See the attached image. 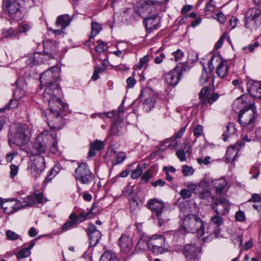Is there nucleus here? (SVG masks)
<instances>
[{"mask_svg": "<svg viewBox=\"0 0 261 261\" xmlns=\"http://www.w3.org/2000/svg\"><path fill=\"white\" fill-rule=\"evenodd\" d=\"M97 45L96 46V50L97 52L101 53L105 51V47L107 46L108 43L104 42L101 40L97 41Z\"/></svg>", "mask_w": 261, "mask_h": 261, "instance_id": "nucleus-42", "label": "nucleus"}, {"mask_svg": "<svg viewBox=\"0 0 261 261\" xmlns=\"http://www.w3.org/2000/svg\"><path fill=\"white\" fill-rule=\"evenodd\" d=\"M77 218H79V222L81 223L87 219L92 218V216H90L89 211L85 212L84 210L79 212L77 214Z\"/></svg>", "mask_w": 261, "mask_h": 261, "instance_id": "nucleus-36", "label": "nucleus"}, {"mask_svg": "<svg viewBox=\"0 0 261 261\" xmlns=\"http://www.w3.org/2000/svg\"><path fill=\"white\" fill-rule=\"evenodd\" d=\"M221 58L218 56H212L210 60L208 61V66L210 70H213L214 69L213 65V62L216 61L219 63Z\"/></svg>", "mask_w": 261, "mask_h": 261, "instance_id": "nucleus-47", "label": "nucleus"}, {"mask_svg": "<svg viewBox=\"0 0 261 261\" xmlns=\"http://www.w3.org/2000/svg\"><path fill=\"white\" fill-rule=\"evenodd\" d=\"M144 97L143 108L149 112L153 107L156 101V95L154 92L150 88H146L142 90L140 95Z\"/></svg>", "mask_w": 261, "mask_h": 261, "instance_id": "nucleus-14", "label": "nucleus"}, {"mask_svg": "<svg viewBox=\"0 0 261 261\" xmlns=\"http://www.w3.org/2000/svg\"><path fill=\"white\" fill-rule=\"evenodd\" d=\"M101 30V25L96 22H92L91 24V38H94Z\"/></svg>", "mask_w": 261, "mask_h": 261, "instance_id": "nucleus-35", "label": "nucleus"}, {"mask_svg": "<svg viewBox=\"0 0 261 261\" xmlns=\"http://www.w3.org/2000/svg\"><path fill=\"white\" fill-rule=\"evenodd\" d=\"M250 173L253 174L251 178H256L258 177V175L259 174L260 171L257 167H254L250 170Z\"/></svg>", "mask_w": 261, "mask_h": 261, "instance_id": "nucleus-62", "label": "nucleus"}, {"mask_svg": "<svg viewBox=\"0 0 261 261\" xmlns=\"http://www.w3.org/2000/svg\"><path fill=\"white\" fill-rule=\"evenodd\" d=\"M35 240H32L29 242V245L28 247L23 248L20 250L16 254V257L18 259H21L29 256L31 253V249L35 244Z\"/></svg>", "mask_w": 261, "mask_h": 261, "instance_id": "nucleus-29", "label": "nucleus"}, {"mask_svg": "<svg viewBox=\"0 0 261 261\" xmlns=\"http://www.w3.org/2000/svg\"><path fill=\"white\" fill-rule=\"evenodd\" d=\"M229 66L227 62L221 59L216 68V74L221 79L224 77L228 73Z\"/></svg>", "mask_w": 261, "mask_h": 261, "instance_id": "nucleus-28", "label": "nucleus"}, {"mask_svg": "<svg viewBox=\"0 0 261 261\" xmlns=\"http://www.w3.org/2000/svg\"><path fill=\"white\" fill-rule=\"evenodd\" d=\"M90 216H92V218L97 215L100 212V207L93 204L90 209L89 210Z\"/></svg>", "mask_w": 261, "mask_h": 261, "instance_id": "nucleus-45", "label": "nucleus"}, {"mask_svg": "<svg viewBox=\"0 0 261 261\" xmlns=\"http://www.w3.org/2000/svg\"><path fill=\"white\" fill-rule=\"evenodd\" d=\"M99 261H120L116 254L110 250L105 251L100 258Z\"/></svg>", "mask_w": 261, "mask_h": 261, "instance_id": "nucleus-30", "label": "nucleus"}, {"mask_svg": "<svg viewBox=\"0 0 261 261\" xmlns=\"http://www.w3.org/2000/svg\"><path fill=\"white\" fill-rule=\"evenodd\" d=\"M235 219L237 221L244 222L246 220L245 213L242 211H238L235 214Z\"/></svg>", "mask_w": 261, "mask_h": 261, "instance_id": "nucleus-44", "label": "nucleus"}, {"mask_svg": "<svg viewBox=\"0 0 261 261\" xmlns=\"http://www.w3.org/2000/svg\"><path fill=\"white\" fill-rule=\"evenodd\" d=\"M13 201H11L10 202H4L2 203V207L5 213L11 214L15 213L14 207H13Z\"/></svg>", "mask_w": 261, "mask_h": 261, "instance_id": "nucleus-34", "label": "nucleus"}, {"mask_svg": "<svg viewBox=\"0 0 261 261\" xmlns=\"http://www.w3.org/2000/svg\"><path fill=\"white\" fill-rule=\"evenodd\" d=\"M133 188H130L129 195L133 193ZM129 209L131 213H135L138 210L140 209L142 206V202L140 199L136 195H130L128 198Z\"/></svg>", "mask_w": 261, "mask_h": 261, "instance_id": "nucleus-24", "label": "nucleus"}, {"mask_svg": "<svg viewBox=\"0 0 261 261\" xmlns=\"http://www.w3.org/2000/svg\"><path fill=\"white\" fill-rule=\"evenodd\" d=\"M214 8L215 5L213 0H209V2L207 3L205 7V11L212 12L214 10Z\"/></svg>", "mask_w": 261, "mask_h": 261, "instance_id": "nucleus-59", "label": "nucleus"}, {"mask_svg": "<svg viewBox=\"0 0 261 261\" xmlns=\"http://www.w3.org/2000/svg\"><path fill=\"white\" fill-rule=\"evenodd\" d=\"M50 89H47L44 95V101L48 104L49 109L44 112L46 117L47 124L50 128L59 130L65 123V120L61 116L62 112L68 108L67 105L64 103L60 98L50 100V95L48 93Z\"/></svg>", "mask_w": 261, "mask_h": 261, "instance_id": "nucleus-1", "label": "nucleus"}, {"mask_svg": "<svg viewBox=\"0 0 261 261\" xmlns=\"http://www.w3.org/2000/svg\"><path fill=\"white\" fill-rule=\"evenodd\" d=\"M203 134V127L200 125H198L194 130V135L196 137H200Z\"/></svg>", "mask_w": 261, "mask_h": 261, "instance_id": "nucleus-53", "label": "nucleus"}, {"mask_svg": "<svg viewBox=\"0 0 261 261\" xmlns=\"http://www.w3.org/2000/svg\"><path fill=\"white\" fill-rule=\"evenodd\" d=\"M13 34L14 31L11 28L4 30L2 33V35L5 38H9L13 35Z\"/></svg>", "mask_w": 261, "mask_h": 261, "instance_id": "nucleus-57", "label": "nucleus"}, {"mask_svg": "<svg viewBox=\"0 0 261 261\" xmlns=\"http://www.w3.org/2000/svg\"><path fill=\"white\" fill-rule=\"evenodd\" d=\"M18 100L17 99H13L10 100L7 107L8 109H13L16 108L18 106Z\"/></svg>", "mask_w": 261, "mask_h": 261, "instance_id": "nucleus-60", "label": "nucleus"}, {"mask_svg": "<svg viewBox=\"0 0 261 261\" xmlns=\"http://www.w3.org/2000/svg\"><path fill=\"white\" fill-rule=\"evenodd\" d=\"M6 235L8 240L14 241L20 238V236L18 234L10 230L6 231Z\"/></svg>", "mask_w": 261, "mask_h": 261, "instance_id": "nucleus-41", "label": "nucleus"}, {"mask_svg": "<svg viewBox=\"0 0 261 261\" xmlns=\"http://www.w3.org/2000/svg\"><path fill=\"white\" fill-rule=\"evenodd\" d=\"M79 222V218L77 214L72 212L68 217V219L62 226L61 229L63 231H66L70 229L77 227Z\"/></svg>", "mask_w": 261, "mask_h": 261, "instance_id": "nucleus-23", "label": "nucleus"}, {"mask_svg": "<svg viewBox=\"0 0 261 261\" xmlns=\"http://www.w3.org/2000/svg\"><path fill=\"white\" fill-rule=\"evenodd\" d=\"M234 128L232 123H229L226 127V132L222 135V139L224 141L227 140V138L234 133Z\"/></svg>", "mask_w": 261, "mask_h": 261, "instance_id": "nucleus-37", "label": "nucleus"}, {"mask_svg": "<svg viewBox=\"0 0 261 261\" xmlns=\"http://www.w3.org/2000/svg\"><path fill=\"white\" fill-rule=\"evenodd\" d=\"M230 204L225 198L220 196L216 198L213 205V208L217 215H225L228 213Z\"/></svg>", "mask_w": 261, "mask_h": 261, "instance_id": "nucleus-15", "label": "nucleus"}, {"mask_svg": "<svg viewBox=\"0 0 261 261\" xmlns=\"http://www.w3.org/2000/svg\"><path fill=\"white\" fill-rule=\"evenodd\" d=\"M31 28L30 25L27 23H20L19 25L18 31L20 33H25Z\"/></svg>", "mask_w": 261, "mask_h": 261, "instance_id": "nucleus-54", "label": "nucleus"}, {"mask_svg": "<svg viewBox=\"0 0 261 261\" xmlns=\"http://www.w3.org/2000/svg\"><path fill=\"white\" fill-rule=\"evenodd\" d=\"M248 91L254 97L261 98V83L249 82L247 84Z\"/></svg>", "mask_w": 261, "mask_h": 261, "instance_id": "nucleus-26", "label": "nucleus"}, {"mask_svg": "<svg viewBox=\"0 0 261 261\" xmlns=\"http://www.w3.org/2000/svg\"><path fill=\"white\" fill-rule=\"evenodd\" d=\"M90 147L95 150H99L103 148V144L102 142L96 140L94 142L91 143Z\"/></svg>", "mask_w": 261, "mask_h": 261, "instance_id": "nucleus-49", "label": "nucleus"}, {"mask_svg": "<svg viewBox=\"0 0 261 261\" xmlns=\"http://www.w3.org/2000/svg\"><path fill=\"white\" fill-rule=\"evenodd\" d=\"M95 115L102 119H104L105 118H112L114 117V113L113 112H108L107 113H99L95 114Z\"/></svg>", "mask_w": 261, "mask_h": 261, "instance_id": "nucleus-50", "label": "nucleus"}, {"mask_svg": "<svg viewBox=\"0 0 261 261\" xmlns=\"http://www.w3.org/2000/svg\"><path fill=\"white\" fill-rule=\"evenodd\" d=\"M23 201L25 203L23 205H22L21 202L18 200L16 201L14 203L13 202V207H14L15 213L21 207L25 206L32 207L34 206L36 203L39 204L43 203V192L39 193L34 192L33 194L23 198Z\"/></svg>", "mask_w": 261, "mask_h": 261, "instance_id": "nucleus-10", "label": "nucleus"}, {"mask_svg": "<svg viewBox=\"0 0 261 261\" xmlns=\"http://www.w3.org/2000/svg\"><path fill=\"white\" fill-rule=\"evenodd\" d=\"M187 187L193 193H199L202 198H207L210 194V184L207 180H201L198 184L189 182Z\"/></svg>", "mask_w": 261, "mask_h": 261, "instance_id": "nucleus-13", "label": "nucleus"}, {"mask_svg": "<svg viewBox=\"0 0 261 261\" xmlns=\"http://www.w3.org/2000/svg\"><path fill=\"white\" fill-rule=\"evenodd\" d=\"M144 245H147L148 249L155 255L163 254L169 250V246L166 242V238L161 234H154L147 241L140 239L138 242L137 247L140 250L144 249Z\"/></svg>", "mask_w": 261, "mask_h": 261, "instance_id": "nucleus-4", "label": "nucleus"}, {"mask_svg": "<svg viewBox=\"0 0 261 261\" xmlns=\"http://www.w3.org/2000/svg\"><path fill=\"white\" fill-rule=\"evenodd\" d=\"M221 215H217L216 214V215L212 217L211 219V221L216 224L217 227H219L220 226L222 225L223 223V219L221 216Z\"/></svg>", "mask_w": 261, "mask_h": 261, "instance_id": "nucleus-39", "label": "nucleus"}, {"mask_svg": "<svg viewBox=\"0 0 261 261\" xmlns=\"http://www.w3.org/2000/svg\"><path fill=\"white\" fill-rule=\"evenodd\" d=\"M226 180H223L222 183L218 184L217 186H215L214 188H215L216 194L221 195L226 187Z\"/></svg>", "mask_w": 261, "mask_h": 261, "instance_id": "nucleus-43", "label": "nucleus"}, {"mask_svg": "<svg viewBox=\"0 0 261 261\" xmlns=\"http://www.w3.org/2000/svg\"><path fill=\"white\" fill-rule=\"evenodd\" d=\"M182 253L187 260L193 258H197L198 256H201V248L195 244L189 243L184 245Z\"/></svg>", "mask_w": 261, "mask_h": 261, "instance_id": "nucleus-17", "label": "nucleus"}, {"mask_svg": "<svg viewBox=\"0 0 261 261\" xmlns=\"http://www.w3.org/2000/svg\"><path fill=\"white\" fill-rule=\"evenodd\" d=\"M242 142V141H238L236 144L228 148L226 154L227 161H233L237 158L240 148L243 145Z\"/></svg>", "mask_w": 261, "mask_h": 261, "instance_id": "nucleus-25", "label": "nucleus"}, {"mask_svg": "<svg viewBox=\"0 0 261 261\" xmlns=\"http://www.w3.org/2000/svg\"><path fill=\"white\" fill-rule=\"evenodd\" d=\"M146 169V164L144 163L138 165L136 169H135L131 173V177L133 179H137L140 177L142 174L144 170Z\"/></svg>", "mask_w": 261, "mask_h": 261, "instance_id": "nucleus-31", "label": "nucleus"}, {"mask_svg": "<svg viewBox=\"0 0 261 261\" xmlns=\"http://www.w3.org/2000/svg\"><path fill=\"white\" fill-rule=\"evenodd\" d=\"M76 179H89L93 178V175L90 171L86 163H82L75 170Z\"/></svg>", "mask_w": 261, "mask_h": 261, "instance_id": "nucleus-20", "label": "nucleus"}, {"mask_svg": "<svg viewBox=\"0 0 261 261\" xmlns=\"http://www.w3.org/2000/svg\"><path fill=\"white\" fill-rule=\"evenodd\" d=\"M56 137L55 132L45 130L41 133L37 138L34 145V148L38 153L44 152L48 146H50L51 141H54V138Z\"/></svg>", "mask_w": 261, "mask_h": 261, "instance_id": "nucleus-8", "label": "nucleus"}, {"mask_svg": "<svg viewBox=\"0 0 261 261\" xmlns=\"http://www.w3.org/2000/svg\"><path fill=\"white\" fill-rule=\"evenodd\" d=\"M214 18L221 23H224L226 20L225 15L221 12L215 14Z\"/></svg>", "mask_w": 261, "mask_h": 261, "instance_id": "nucleus-51", "label": "nucleus"}, {"mask_svg": "<svg viewBox=\"0 0 261 261\" xmlns=\"http://www.w3.org/2000/svg\"><path fill=\"white\" fill-rule=\"evenodd\" d=\"M153 173L150 170H147L143 174L141 179H149L153 177Z\"/></svg>", "mask_w": 261, "mask_h": 261, "instance_id": "nucleus-64", "label": "nucleus"}, {"mask_svg": "<svg viewBox=\"0 0 261 261\" xmlns=\"http://www.w3.org/2000/svg\"><path fill=\"white\" fill-rule=\"evenodd\" d=\"M208 76L206 71H203L200 76L199 82L201 84H204L207 82Z\"/></svg>", "mask_w": 261, "mask_h": 261, "instance_id": "nucleus-58", "label": "nucleus"}, {"mask_svg": "<svg viewBox=\"0 0 261 261\" xmlns=\"http://www.w3.org/2000/svg\"><path fill=\"white\" fill-rule=\"evenodd\" d=\"M59 76V70L57 66H54L41 74L40 77L41 86L46 87L43 94V100L44 95L47 89H50L48 93L50 95V100L58 99L61 94V90L57 82Z\"/></svg>", "mask_w": 261, "mask_h": 261, "instance_id": "nucleus-2", "label": "nucleus"}, {"mask_svg": "<svg viewBox=\"0 0 261 261\" xmlns=\"http://www.w3.org/2000/svg\"><path fill=\"white\" fill-rule=\"evenodd\" d=\"M14 134L9 135V142H12L19 146H23L29 141L30 129L27 124H17Z\"/></svg>", "mask_w": 261, "mask_h": 261, "instance_id": "nucleus-6", "label": "nucleus"}, {"mask_svg": "<svg viewBox=\"0 0 261 261\" xmlns=\"http://www.w3.org/2000/svg\"><path fill=\"white\" fill-rule=\"evenodd\" d=\"M255 109L254 105L250 103L242 109L238 116V121L242 126L246 127L250 126L253 127L252 123L256 119Z\"/></svg>", "mask_w": 261, "mask_h": 261, "instance_id": "nucleus-7", "label": "nucleus"}, {"mask_svg": "<svg viewBox=\"0 0 261 261\" xmlns=\"http://www.w3.org/2000/svg\"><path fill=\"white\" fill-rule=\"evenodd\" d=\"M22 0H3V7L12 17L20 16V9L23 4Z\"/></svg>", "mask_w": 261, "mask_h": 261, "instance_id": "nucleus-11", "label": "nucleus"}, {"mask_svg": "<svg viewBox=\"0 0 261 261\" xmlns=\"http://www.w3.org/2000/svg\"><path fill=\"white\" fill-rule=\"evenodd\" d=\"M45 168V161L44 157L38 154L34 156L33 162L31 165V172L33 176L37 177L41 174Z\"/></svg>", "mask_w": 261, "mask_h": 261, "instance_id": "nucleus-19", "label": "nucleus"}, {"mask_svg": "<svg viewBox=\"0 0 261 261\" xmlns=\"http://www.w3.org/2000/svg\"><path fill=\"white\" fill-rule=\"evenodd\" d=\"M171 59L175 61H180L184 57V53L180 49H177L172 54Z\"/></svg>", "mask_w": 261, "mask_h": 261, "instance_id": "nucleus-40", "label": "nucleus"}, {"mask_svg": "<svg viewBox=\"0 0 261 261\" xmlns=\"http://www.w3.org/2000/svg\"><path fill=\"white\" fill-rule=\"evenodd\" d=\"M209 91L210 89L208 87L205 86L202 88L199 94L200 102L202 107L206 105V100L209 95Z\"/></svg>", "mask_w": 261, "mask_h": 261, "instance_id": "nucleus-32", "label": "nucleus"}, {"mask_svg": "<svg viewBox=\"0 0 261 261\" xmlns=\"http://www.w3.org/2000/svg\"><path fill=\"white\" fill-rule=\"evenodd\" d=\"M191 146L188 144V142H185L184 149H179L176 152V155L178 159L180 161H184L186 160V154L184 150H186V152H189Z\"/></svg>", "mask_w": 261, "mask_h": 261, "instance_id": "nucleus-33", "label": "nucleus"}, {"mask_svg": "<svg viewBox=\"0 0 261 261\" xmlns=\"http://www.w3.org/2000/svg\"><path fill=\"white\" fill-rule=\"evenodd\" d=\"M245 26L250 30H256L261 24V10L257 8L248 10L246 13Z\"/></svg>", "mask_w": 261, "mask_h": 261, "instance_id": "nucleus-9", "label": "nucleus"}, {"mask_svg": "<svg viewBox=\"0 0 261 261\" xmlns=\"http://www.w3.org/2000/svg\"><path fill=\"white\" fill-rule=\"evenodd\" d=\"M162 2L159 1H146L141 4L138 11V14L142 18L148 17L155 13L156 9L160 6Z\"/></svg>", "mask_w": 261, "mask_h": 261, "instance_id": "nucleus-12", "label": "nucleus"}, {"mask_svg": "<svg viewBox=\"0 0 261 261\" xmlns=\"http://www.w3.org/2000/svg\"><path fill=\"white\" fill-rule=\"evenodd\" d=\"M219 97V95L217 93H213L210 95L207 98L206 103H208L210 105H212L215 101H216Z\"/></svg>", "mask_w": 261, "mask_h": 261, "instance_id": "nucleus-48", "label": "nucleus"}, {"mask_svg": "<svg viewBox=\"0 0 261 261\" xmlns=\"http://www.w3.org/2000/svg\"><path fill=\"white\" fill-rule=\"evenodd\" d=\"M160 23V18L156 13H153L148 17L144 18V24L148 32L156 30Z\"/></svg>", "mask_w": 261, "mask_h": 261, "instance_id": "nucleus-21", "label": "nucleus"}, {"mask_svg": "<svg viewBox=\"0 0 261 261\" xmlns=\"http://www.w3.org/2000/svg\"><path fill=\"white\" fill-rule=\"evenodd\" d=\"M179 194L183 199L189 198L191 196V192L190 190L186 189L181 190Z\"/></svg>", "mask_w": 261, "mask_h": 261, "instance_id": "nucleus-55", "label": "nucleus"}, {"mask_svg": "<svg viewBox=\"0 0 261 261\" xmlns=\"http://www.w3.org/2000/svg\"><path fill=\"white\" fill-rule=\"evenodd\" d=\"M210 159H211V157L210 156H206L203 159L202 158L197 159V161L198 163L199 164H203L205 165H207L210 163L209 161Z\"/></svg>", "mask_w": 261, "mask_h": 261, "instance_id": "nucleus-61", "label": "nucleus"}, {"mask_svg": "<svg viewBox=\"0 0 261 261\" xmlns=\"http://www.w3.org/2000/svg\"><path fill=\"white\" fill-rule=\"evenodd\" d=\"M136 83V81L133 77H129L126 80V84L127 88H132L133 87Z\"/></svg>", "mask_w": 261, "mask_h": 261, "instance_id": "nucleus-63", "label": "nucleus"}, {"mask_svg": "<svg viewBox=\"0 0 261 261\" xmlns=\"http://www.w3.org/2000/svg\"><path fill=\"white\" fill-rule=\"evenodd\" d=\"M182 67L181 65L177 66L165 74V79L168 85L175 86L178 84L182 74Z\"/></svg>", "mask_w": 261, "mask_h": 261, "instance_id": "nucleus-16", "label": "nucleus"}, {"mask_svg": "<svg viewBox=\"0 0 261 261\" xmlns=\"http://www.w3.org/2000/svg\"><path fill=\"white\" fill-rule=\"evenodd\" d=\"M118 244L121 250L125 253L129 252L134 247L132 238L127 234H122L119 239Z\"/></svg>", "mask_w": 261, "mask_h": 261, "instance_id": "nucleus-22", "label": "nucleus"}, {"mask_svg": "<svg viewBox=\"0 0 261 261\" xmlns=\"http://www.w3.org/2000/svg\"><path fill=\"white\" fill-rule=\"evenodd\" d=\"M89 240V247H94L99 242L101 233L92 223H90L86 229Z\"/></svg>", "mask_w": 261, "mask_h": 261, "instance_id": "nucleus-18", "label": "nucleus"}, {"mask_svg": "<svg viewBox=\"0 0 261 261\" xmlns=\"http://www.w3.org/2000/svg\"><path fill=\"white\" fill-rule=\"evenodd\" d=\"M261 201V197L258 194H253L252 195L251 198H250L247 202H258Z\"/></svg>", "mask_w": 261, "mask_h": 261, "instance_id": "nucleus-56", "label": "nucleus"}, {"mask_svg": "<svg viewBox=\"0 0 261 261\" xmlns=\"http://www.w3.org/2000/svg\"><path fill=\"white\" fill-rule=\"evenodd\" d=\"M18 168L15 165H11L10 166V175L11 178H14L18 173Z\"/></svg>", "mask_w": 261, "mask_h": 261, "instance_id": "nucleus-52", "label": "nucleus"}, {"mask_svg": "<svg viewBox=\"0 0 261 261\" xmlns=\"http://www.w3.org/2000/svg\"><path fill=\"white\" fill-rule=\"evenodd\" d=\"M204 223L198 215L189 214L181 219L178 230L183 235L196 232L200 238L204 236Z\"/></svg>", "mask_w": 261, "mask_h": 261, "instance_id": "nucleus-3", "label": "nucleus"}, {"mask_svg": "<svg viewBox=\"0 0 261 261\" xmlns=\"http://www.w3.org/2000/svg\"><path fill=\"white\" fill-rule=\"evenodd\" d=\"M60 171V166L58 165H55L49 172L46 179H53L59 173Z\"/></svg>", "mask_w": 261, "mask_h": 261, "instance_id": "nucleus-38", "label": "nucleus"}, {"mask_svg": "<svg viewBox=\"0 0 261 261\" xmlns=\"http://www.w3.org/2000/svg\"><path fill=\"white\" fill-rule=\"evenodd\" d=\"M182 171L184 175L186 176L191 175L194 173V170L192 167L187 165L182 166Z\"/></svg>", "mask_w": 261, "mask_h": 261, "instance_id": "nucleus-46", "label": "nucleus"}, {"mask_svg": "<svg viewBox=\"0 0 261 261\" xmlns=\"http://www.w3.org/2000/svg\"><path fill=\"white\" fill-rule=\"evenodd\" d=\"M71 19V17L68 14L61 15L58 17L56 22V26L64 30L69 25Z\"/></svg>", "mask_w": 261, "mask_h": 261, "instance_id": "nucleus-27", "label": "nucleus"}, {"mask_svg": "<svg viewBox=\"0 0 261 261\" xmlns=\"http://www.w3.org/2000/svg\"><path fill=\"white\" fill-rule=\"evenodd\" d=\"M145 206L150 211L151 218L158 220L159 226L161 227L167 222L169 219L163 218L166 210V204L163 200L157 198L149 199Z\"/></svg>", "mask_w": 261, "mask_h": 261, "instance_id": "nucleus-5", "label": "nucleus"}]
</instances>
